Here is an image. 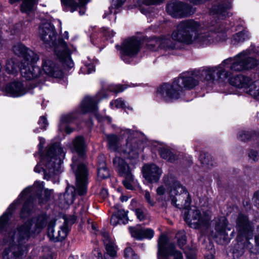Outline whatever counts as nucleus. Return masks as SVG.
<instances>
[{"label": "nucleus", "mask_w": 259, "mask_h": 259, "mask_svg": "<svg viewBox=\"0 0 259 259\" xmlns=\"http://www.w3.org/2000/svg\"><path fill=\"white\" fill-rule=\"evenodd\" d=\"M140 41L135 38H131L125 40L122 44L120 49V57L125 63H130L136 57L140 49Z\"/></svg>", "instance_id": "9b49d317"}, {"label": "nucleus", "mask_w": 259, "mask_h": 259, "mask_svg": "<svg viewBox=\"0 0 259 259\" xmlns=\"http://www.w3.org/2000/svg\"><path fill=\"white\" fill-rule=\"evenodd\" d=\"M144 197L147 202L151 206H154L155 204V201L153 199L151 198V195L148 191L144 192Z\"/></svg>", "instance_id": "c03bdc74"}, {"label": "nucleus", "mask_w": 259, "mask_h": 259, "mask_svg": "<svg viewBox=\"0 0 259 259\" xmlns=\"http://www.w3.org/2000/svg\"><path fill=\"white\" fill-rule=\"evenodd\" d=\"M164 183L170 186L169 195L171 204L178 208H186L191 203V198L188 192L180 183L171 178H164Z\"/></svg>", "instance_id": "39448f33"}, {"label": "nucleus", "mask_w": 259, "mask_h": 259, "mask_svg": "<svg viewBox=\"0 0 259 259\" xmlns=\"http://www.w3.org/2000/svg\"><path fill=\"white\" fill-rule=\"evenodd\" d=\"M108 148L113 151L120 153L124 157L126 158H136L138 156L139 149L134 146V148H131V144L128 142L126 144V149L119 148V138L115 135H107L106 136Z\"/></svg>", "instance_id": "6e6552de"}, {"label": "nucleus", "mask_w": 259, "mask_h": 259, "mask_svg": "<svg viewBox=\"0 0 259 259\" xmlns=\"http://www.w3.org/2000/svg\"><path fill=\"white\" fill-rule=\"evenodd\" d=\"M184 219L191 227L198 228L208 225L210 220V213L209 211H206L202 214L199 209L194 207L190 208L185 213Z\"/></svg>", "instance_id": "0eeeda50"}, {"label": "nucleus", "mask_w": 259, "mask_h": 259, "mask_svg": "<svg viewBox=\"0 0 259 259\" xmlns=\"http://www.w3.org/2000/svg\"><path fill=\"white\" fill-rule=\"evenodd\" d=\"M14 53L19 56L23 57L22 61L25 60H31V62H37L39 60L38 56L33 51L29 50L22 44H17L13 47Z\"/></svg>", "instance_id": "4be33fe9"}, {"label": "nucleus", "mask_w": 259, "mask_h": 259, "mask_svg": "<svg viewBox=\"0 0 259 259\" xmlns=\"http://www.w3.org/2000/svg\"><path fill=\"white\" fill-rule=\"evenodd\" d=\"M119 220H120L116 216V215L113 214L111 218L110 223L112 225L116 226L118 224Z\"/></svg>", "instance_id": "6e6d98bb"}, {"label": "nucleus", "mask_w": 259, "mask_h": 259, "mask_svg": "<svg viewBox=\"0 0 259 259\" xmlns=\"http://www.w3.org/2000/svg\"><path fill=\"white\" fill-rule=\"evenodd\" d=\"M42 68L44 72L49 76L56 78H61L63 76L62 70L49 59L42 60Z\"/></svg>", "instance_id": "b1692460"}, {"label": "nucleus", "mask_w": 259, "mask_h": 259, "mask_svg": "<svg viewBox=\"0 0 259 259\" xmlns=\"http://www.w3.org/2000/svg\"><path fill=\"white\" fill-rule=\"evenodd\" d=\"M160 156L170 162H174L177 159V157L169 149L161 148L159 150Z\"/></svg>", "instance_id": "c756f323"}, {"label": "nucleus", "mask_w": 259, "mask_h": 259, "mask_svg": "<svg viewBox=\"0 0 259 259\" xmlns=\"http://www.w3.org/2000/svg\"><path fill=\"white\" fill-rule=\"evenodd\" d=\"M228 222L225 217H220L215 219V237L220 239V243H225L228 241L229 238L227 231L231 229L228 227Z\"/></svg>", "instance_id": "a211bd4d"}, {"label": "nucleus", "mask_w": 259, "mask_h": 259, "mask_svg": "<svg viewBox=\"0 0 259 259\" xmlns=\"http://www.w3.org/2000/svg\"><path fill=\"white\" fill-rule=\"evenodd\" d=\"M113 214L116 215V216L120 220H121L122 219H126L127 218V212L125 211L123 209H119L115 211ZM126 221L127 222V219H126Z\"/></svg>", "instance_id": "37998d69"}, {"label": "nucleus", "mask_w": 259, "mask_h": 259, "mask_svg": "<svg viewBox=\"0 0 259 259\" xmlns=\"http://www.w3.org/2000/svg\"><path fill=\"white\" fill-rule=\"evenodd\" d=\"M249 38V34L245 31H241L233 35L231 41L234 45L242 42Z\"/></svg>", "instance_id": "7c9ffc66"}, {"label": "nucleus", "mask_w": 259, "mask_h": 259, "mask_svg": "<svg viewBox=\"0 0 259 259\" xmlns=\"http://www.w3.org/2000/svg\"><path fill=\"white\" fill-rule=\"evenodd\" d=\"M167 12L174 17H183L191 14L192 7L181 2H171L166 7Z\"/></svg>", "instance_id": "4468645a"}, {"label": "nucleus", "mask_w": 259, "mask_h": 259, "mask_svg": "<svg viewBox=\"0 0 259 259\" xmlns=\"http://www.w3.org/2000/svg\"><path fill=\"white\" fill-rule=\"evenodd\" d=\"M62 3L68 7L70 11L73 12L79 9V13L80 15L84 14L85 9V6L88 3L89 0H61Z\"/></svg>", "instance_id": "a878e982"}, {"label": "nucleus", "mask_w": 259, "mask_h": 259, "mask_svg": "<svg viewBox=\"0 0 259 259\" xmlns=\"http://www.w3.org/2000/svg\"><path fill=\"white\" fill-rule=\"evenodd\" d=\"M205 259H214V256L212 254L210 253L206 255L205 257Z\"/></svg>", "instance_id": "69168bd1"}, {"label": "nucleus", "mask_w": 259, "mask_h": 259, "mask_svg": "<svg viewBox=\"0 0 259 259\" xmlns=\"http://www.w3.org/2000/svg\"><path fill=\"white\" fill-rule=\"evenodd\" d=\"M52 192H53L52 190L45 189V196H46V199H48L50 195L52 193Z\"/></svg>", "instance_id": "e2e57ef3"}, {"label": "nucleus", "mask_w": 259, "mask_h": 259, "mask_svg": "<svg viewBox=\"0 0 259 259\" xmlns=\"http://www.w3.org/2000/svg\"><path fill=\"white\" fill-rule=\"evenodd\" d=\"M75 197V189L74 187H69L67 188L64 193V197L66 203L68 204L72 203Z\"/></svg>", "instance_id": "473e14b6"}, {"label": "nucleus", "mask_w": 259, "mask_h": 259, "mask_svg": "<svg viewBox=\"0 0 259 259\" xmlns=\"http://www.w3.org/2000/svg\"><path fill=\"white\" fill-rule=\"evenodd\" d=\"M44 189V183L35 182L33 185L25 189L19 196L18 199L11 204L6 211L0 217V232H6L7 238L6 242H9L10 247L3 253V259H22L23 254L27 251V247L23 245L28 239L38 235L47 226L48 218L41 214L28 221L24 225L18 227L17 231L10 232L8 222L15 205L19 203V199L28 195L36 194L38 196Z\"/></svg>", "instance_id": "f03ea898"}, {"label": "nucleus", "mask_w": 259, "mask_h": 259, "mask_svg": "<svg viewBox=\"0 0 259 259\" xmlns=\"http://www.w3.org/2000/svg\"><path fill=\"white\" fill-rule=\"evenodd\" d=\"M184 252L188 259L196 258V253L194 250H190L188 251L187 250H185Z\"/></svg>", "instance_id": "3c124183"}, {"label": "nucleus", "mask_w": 259, "mask_h": 259, "mask_svg": "<svg viewBox=\"0 0 259 259\" xmlns=\"http://www.w3.org/2000/svg\"><path fill=\"white\" fill-rule=\"evenodd\" d=\"M71 164L72 169L76 167L75 171L76 179V190L79 195L84 194L87 190L88 172L87 166L82 163H78L77 161L73 158Z\"/></svg>", "instance_id": "9d476101"}, {"label": "nucleus", "mask_w": 259, "mask_h": 259, "mask_svg": "<svg viewBox=\"0 0 259 259\" xmlns=\"http://www.w3.org/2000/svg\"><path fill=\"white\" fill-rule=\"evenodd\" d=\"M78 113H71L66 115H64L61 117V122L63 123H70L73 121V120L77 117Z\"/></svg>", "instance_id": "e433bc0d"}, {"label": "nucleus", "mask_w": 259, "mask_h": 259, "mask_svg": "<svg viewBox=\"0 0 259 259\" xmlns=\"http://www.w3.org/2000/svg\"><path fill=\"white\" fill-rule=\"evenodd\" d=\"M113 9V8L111 7H109V9H108V10L107 11L104 15H103V18H105L106 17H107L108 15H113L114 17L115 16V12H114V14H113V11H112V10Z\"/></svg>", "instance_id": "4d7b16f0"}, {"label": "nucleus", "mask_w": 259, "mask_h": 259, "mask_svg": "<svg viewBox=\"0 0 259 259\" xmlns=\"http://www.w3.org/2000/svg\"><path fill=\"white\" fill-rule=\"evenodd\" d=\"M102 236L107 253L111 256H115L117 247L115 244L114 240L111 238L109 233L107 232H102Z\"/></svg>", "instance_id": "bb28decb"}, {"label": "nucleus", "mask_w": 259, "mask_h": 259, "mask_svg": "<svg viewBox=\"0 0 259 259\" xmlns=\"http://www.w3.org/2000/svg\"><path fill=\"white\" fill-rule=\"evenodd\" d=\"M30 208L27 202H26L21 210L20 217L22 218H24L28 216L30 213Z\"/></svg>", "instance_id": "a19ab883"}, {"label": "nucleus", "mask_w": 259, "mask_h": 259, "mask_svg": "<svg viewBox=\"0 0 259 259\" xmlns=\"http://www.w3.org/2000/svg\"><path fill=\"white\" fill-rule=\"evenodd\" d=\"M125 0H116V7H121L123 4L124 3Z\"/></svg>", "instance_id": "0e129e2a"}, {"label": "nucleus", "mask_w": 259, "mask_h": 259, "mask_svg": "<svg viewBox=\"0 0 259 259\" xmlns=\"http://www.w3.org/2000/svg\"><path fill=\"white\" fill-rule=\"evenodd\" d=\"M250 138V134L248 132H243L239 135V138L242 141H247Z\"/></svg>", "instance_id": "603ef678"}, {"label": "nucleus", "mask_w": 259, "mask_h": 259, "mask_svg": "<svg viewBox=\"0 0 259 259\" xmlns=\"http://www.w3.org/2000/svg\"><path fill=\"white\" fill-rule=\"evenodd\" d=\"M126 88V87L120 84H111L108 87V90L110 92L115 93L123 92Z\"/></svg>", "instance_id": "ea45409f"}, {"label": "nucleus", "mask_w": 259, "mask_h": 259, "mask_svg": "<svg viewBox=\"0 0 259 259\" xmlns=\"http://www.w3.org/2000/svg\"><path fill=\"white\" fill-rule=\"evenodd\" d=\"M104 91H100L96 97H86L80 104V112L84 113L86 112H93L99 120H102L97 113V102L103 98H105L108 95L104 93Z\"/></svg>", "instance_id": "ddd939ff"}, {"label": "nucleus", "mask_w": 259, "mask_h": 259, "mask_svg": "<svg viewBox=\"0 0 259 259\" xmlns=\"http://www.w3.org/2000/svg\"><path fill=\"white\" fill-rule=\"evenodd\" d=\"M55 52L65 67L72 68L74 66L66 42L62 39H59L55 46Z\"/></svg>", "instance_id": "2eb2a0df"}, {"label": "nucleus", "mask_w": 259, "mask_h": 259, "mask_svg": "<svg viewBox=\"0 0 259 259\" xmlns=\"http://www.w3.org/2000/svg\"><path fill=\"white\" fill-rule=\"evenodd\" d=\"M249 158L251 159L254 161H257L258 159V155L256 151L251 150L248 153Z\"/></svg>", "instance_id": "8fccbe9b"}, {"label": "nucleus", "mask_w": 259, "mask_h": 259, "mask_svg": "<svg viewBox=\"0 0 259 259\" xmlns=\"http://www.w3.org/2000/svg\"><path fill=\"white\" fill-rule=\"evenodd\" d=\"M110 106L112 108H125L130 109L128 106H126L123 100L119 98L110 102Z\"/></svg>", "instance_id": "c9c22d12"}, {"label": "nucleus", "mask_w": 259, "mask_h": 259, "mask_svg": "<svg viewBox=\"0 0 259 259\" xmlns=\"http://www.w3.org/2000/svg\"><path fill=\"white\" fill-rule=\"evenodd\" d=\"M134 131L129 129L121 130L120 135L127 137L128 139H130L134 135Z\"/></svg>", "instance_id": "a18cd8bd"}, {"label": "nucleus", "mask_w": 259, "mask_h": 259, "mask_svg": "<svg viewBox=\"0 0 259 259\" xmlns=\"http://www.w3.org/2000/svg\"><path fill=\"white\" fill-rule=\"evenodd\" d=\"M54 224H50L48 226V237L50 239L54 242L60 241L65 239L68 232V229L66 224L60 228L57 233L54 231Z\"/></svg>", "instance_id": "393cba45"}, {"label": "nucleus", "mask_w": 259, "mask_h": 259, "mask_svg": "<svg viewBox=\"0 0 259 259\" xmlns=\"http://www.w3.org/2000/svg\"><path fill=\"white\" fill-rule=\"evenodd\" d=\"M38 123L40 127L43 130H46V127L48 124L47 118L44 116H42L40 117Z\"/></svg>", "instance_id": "49530a36"}, {"label": "nucleus", "mask_w": 259, "mask_h": 259, "mask_svg": "<svg viewBox=\"0 0 259 259\" xmlns=\"http://www.w3.org/2000/svg\"><path fill=\"white\" fill-rule=\"evenodd\" d=\"M5 91L8 96L12 97L22 96L28 91L26 86L20 80H14L8 83Z\"/></svg>", "instance_id": "6ab92c4d"}, {"label": "nucleus", "mask_w": 259, "mask_h": 259, "mask_svg": "<svg viewBox=\"0 0 259 259\" xmlns=\"http://www.w3.org/2000/svg\"><path fill=\"white\" fill-rule=\"evenodd\" d=\"M232 0H216L210 9V13L212 15L216 14L219 18L223 19L230 17V13L228 10L232 8Z\"/></svg>", "instance_id": "f3484780"}, {"label": "nucleus", "mask_w": 259, "mask_h": 259, "mask_svg": "<svg viewBox=\"0 0 259 259\" xmlns=\"http://www.w3.org/2000/svg\"><path fill=\"white\" fill-rule=\"evenodd\" d=\"M128 229L132 236L137 240L151 239L154 234V232L152 229L144 228L141 226L130 227Z\"/></svg>", "instance_id": "5701e85b"}, {"label": "nucleus", "mask_w": 259, "mask_h": 259, "mask_svg": "<svg viewBox=\"0 0 259 259\" xmlns=\"http://www.w3.org/2000/svg\"><path fill=\"white\" fill-rule=\"evenodd\" d=\"M199 159L201 163L203 165H208L209 167V165H212L211 160H210V157L208 155L201 154L200 155Z\"/></svg>", "instance_id": "58836bf2"}, {"label": "nucleus", "mask_w": 259, "mask_h": 259, "mask_svg": "<svg viewBox=\"0 0 259 259\" xmlns=\"http://www.w3.org/2000/svg\"><path fill=\"white\" fill-rule=\"evenodd\" d=\"M5 70L8 73L14 74L17 72L18 65L14 62L13 60H8L5 66Z\"/></svg>", "instance_id": "72a5a7b5"}, {"label": "nucleus", "mask_w": 259, "mask_h": 259, "mask_svg": "<svg viewBox=\"0 0 259 259\" xmlns=\"http://www.w3.org/2000/svg\"><path fill=\"white\" fill-rule=\"evenodd\" d=\"M135 213L139 220L142 221L145 219V214L142 209L140 208L136 209L135 210Z\"/></svg>", "instance_id": "de8ad7c7"}, {"label": "nucleus", "mask_w": 259, "mask_h": 259, "mask_svg": "<svg viewBox=\"0 0 259 259\" xmlns=\"http://www.w3.org/2000/svg\"><path fill=\"white\" fill-rule=\"evenodd\" d=\"M73 146L78 155L83 156L86 146L83 138L81 136L76 137L73 141Z\"/></svg>", "instance_id": "cd10ccee"}, {"label": "nucleus", "mask_w": 259, "mask_h": 259, "mask_svg": "<svg viewBox=\"0 0 259 259\" xmlns=\"http://www.w3.org/2000/svg\"><path fill=\"white\" fill-rule=\"evenodd\" d=\"M165 191V188L163 186H160L156 189L157 194L158 195H162L164 194Z\"/></svg>", "instance_id": "13d9d810"}, {"label": "nucleus", "mask_w": 259, "mask_h": 259, "mask_svg": "<svg viewBox=\"0 0 259 259\" xmlns=\"http://www.w3.org/2000/svg\"><path fill=\"white\" fill-rule=\"evenodd\" d=\"M178 245L181 248L183 249V246L186 244L187 240L185 232L183 230L179 231L177 235Z\"/></svg>", "instance_id": "f704fd0d"}, {"label": "nucleus", "mask_w": 259, "mask_h": 259, "mask_svg": "<svg viewBox=\"0 0 259 259\" xmlns=\"http://www.w3.org/2000/svg\"><path fill=\"white\" fill-rule=\"evenodd\" d=\"M100 196L103 198H105L108 196V191L105 189H102L100 192Z\"/></svg>", "instance_id": "052dcab7"}, {"label": "nucleus", "mask_w": 259, "mask_h": 259, "mask_svg": "<svg viewBox=\"0 0 259 259\" xmlns=\"http://www.w3.org/2000/svg\"><path fill=\"white\" fill-rule=\"evenodd\" d=\"M102 31L103 35L107 37H112L115 34V32H114L112 30H110L108 29H106L105 28H103L102 29Z\"/></svg>", "instance_id": "09e8293b"}, {"label": "nucleus", "mask_w": 259, "mask_h": 259, "mask_svg": "<svg viewBox=\"0 0 259 259\" xmlns=\"http://www.w3.org/2000/svg\"><path fill=\"white\" fill-rule=\"evenodd\" d=\"M28 59L21 61L20 67L21 75L27 80L35 79L41 75L40 69L39 67L35 65L36 62L32 63L31 60Z\"/></svg>", "instance_id": "dca6fc26"}, {"label": "nucleus", "mask_w": 259, "mask_h": 259, "mask_svg": "<svg viewBox=\"0 0 259 259\" xmlns=\"http://www.w3.org/2000/svg\"><path fill=\"white\" fill-rule=\"evenodd\" d=\"M250 51L246 50L224 60L218 66L205 67L202 69L181 74L171 84L164 83L159 87L156 97L166 102L179 99L183 89H193L200 81H213L216 78L224 80L230 77L233 72H239L251 69L258 65V61L249 56Z\"/></svg>", "instance_id": "f257e3e1"}, {"label": "nucleus", "mask_w": 259, "mask_h": 259, "mask_svg": "<svg viewBox=\"0 0 259 259\" xmlns=\"http://www.w3.org/2000/svg\"><path fill=\"white\" fill-rule=\"evenodd\" d=\"M200 24L193 20L183 21L179 23L171 33V40L168 36L155 38L149 44L150 49L154 47L168 50L178 49L179 43L186 45L195 44L199 47H206L218 41L226 39L227 28L222 22H211L207 26L208 31L198 33Z\"/></svg>", "instance_id": "7ed1b4c3"}, {"label": "nucleus", "mask_w": 259, "mask_h": 259, "mask_svg": "<svg viewBox=\"0 0 259 259\" xmlns=\"http://www.w3.org/2000/svg\"><path fill=\"white\" fill-rule=\"evenodd\" d=\"M162 174V169L155 164H146L143 167V177L150 183L157 182Z\"/></svg>", "instance_id": "412c9836"}, {"label": "nucleus", "mask_w": 259, "mask_h": 259, "mask_svg": "<svg viewBox=\"0 0 259 259\" xmlns=\"http://www.w3.org/2000/svg\"><path fill=\"white\" fill-rule=\"evenodd\" d=\"M162 0H145L144 3L148 5L160 4Z\"/></svg>", "instance_id": "5fc2aeb1"}, {"label": "nucleus", "mask_w": 259, "mask_h": 259, "mask_svg": "<svg viewBox=\"0 0 259 259\" xmlns=\"http://www.w3.org/2000/svg\"><path fill=\"white\" fill-rule=\"evenodd\" d=\"M101 162L99 163V167L98 169V177L99 178L103 179H106L109 176V171L107 169L104 161V157Z\"/></svg>", "instance_id": "2f4dec72"}, {"label": "nucleus", "mask_w": 259, "mask_h": 259, "mask_svg": "<svg viewBox=\"0 0 259 259\" xmlns=\"http://www.w3.org/2000/svg\"><path fill=\"white\" fill-rule=\"evenodd\" d=\"M39 144L38 145V150H39V152L40 153L42 150L43 145L45 143V139L43 138L39 137Z\"/></svg>", "instance_id": "bf43d9fd"}, {"label": "nucleus", "mask_w": 259, "mask_h": 259, "mask_svg": "<svg viewBox=\"0 0 259 259\" xmlns=\"http://www.w3.org/2000/svg\"><path fill=\"white\" fill-rule=\"evenodd\" d=\"M128 199V197H127L126 196H123V195L121 196L120 198V199L122 202L126 201H127Z\"/></svg>", "instance_id": "338daca9"}, {"label": "nucleus", "mask_w": 259, "mask_h": 259, "mask_svg": "<svg viewBox=\"0 0 259 259\" xmlns=\"http://www.w3.org/2000/svg\"><path fill=\"white\" fill-rule=\"evenodd\" d=\"M39 35L40 39L46 44L54 45L56 40L55 28L49 23H46L39 26Z\"/></svg>", "instance_id": "aec40b11"}, {"label": "nucleus", "mask_w": 259, "mask_h": 259, "mask_svg": "<svg viewBox=\"0 0 259 259\" xmlns=\"http://www.w3.org/2000/svg\"><path fill=\"white\" fill-rule=\"evenodd\" d=\"M65 132L67 134H70L71 133L72 131H73V130L70 128V127H69L68 126H66L65 127Z\"/></svg>", "instance_id": "774afa93"}, {"label": "nucleus", "mask_w": 259, "mask_h": 259, "mask_svg": "<svg viewBox=\"0 0 259 259\" xmlns=\"http://www.w3.org/2000/svg\"><path fill=\"white\" fill-rule=\"evenodd\" d=\"M229 81L231 85L243 89L245 92L259 100V80L253 81L248 77L239 75L229 78Z\"/></svg>", "instance_id": "423d86ee"}, {"label": "nucleus", "mask_w": 259, "mask_h": 259, "mask_svg": "<svg viewBox=\"0 0 259 259\" xmlns=\"http://www.w3.org/2000/svg\"><path fill=\"white\" fill-rule=\"evenodd\" d=\"M124 257L126 259H137V257L134 254L132 248L127 247L124 249Z\"/></svg>", "instance_id": "79ce46f5"}, {"label": "nucleus", "mask_w": 259, "mask_h": 259, "mask_svg": "<svg viewBox=\"0 0 259 259\" xmlns=\"http://www.w3.org/2000/svg\"><path fill=\"white\" fill-rule=\"evenodd\" d=\"M252 200L254 205L259 208V191H257L254 193L252 198Z\"/></svg>", "instance_id": "864d4df0"}, {"label": "nucleus", "mask_w": 259, "mask_h": 259, "mask_svg": "<svg viewBox=\"0 0 259 259\" xmlns=\"http://www.w3.org/2000/svg\"><path fill=\"white\" fill-rule=\"evenodd\" d=\"M113 162L118 174L125 178L122 181L124 186L127 189L133 190L134 185L136 184L137 181L135 180L131 168L124 159L116 156L113 159Z\"/></svg>", "instance_id": "1a4fd4ad"}, {"label": "nucleus", "mask_w": 259, "mask_h": 259, "mask_svg": "<svg viewBox=\"0 0 259 259\" xmlns=\"http://www.w3.org/2000/svg\"><path fill=\"white\" fill-rule=\"evenodd\" d=\"M95 255L97 254V259H103L101 252L98 248L95 249L94 250Z\"/></svg>", "instance_id": "680f3d73"}, {"label": "nucleus", "mask_w": 259, "mask_h": 259, "mask_svg": "<svg viewBox=\"0 0 259 259\" xmlns=\"http://www.w3.org/2000/svg\"><path fill=\"white\" fill-rule=\"evenodd\" d=\"M95 71L94 66L92 64H85L80 69L79 73L82 74H90Z\"/></svg>", "instance_id": "4c0bfd02"}, {"label": "nucleus", "mask_w": 259, "mask_h": 259, "mask_svg": "<svg viewBox=\"0 0 259 259\" xmlns=\"http://www.w3.org/2000/svg\"><path fill=\"white\" fill-rule=\"evenodd\" d=\"M20 0H9L10 4H13ZM35 0H23L21 6V11L23 13H28L33 10L35 5Z\"/></svg>", "instance_id": "c85d7f7f"}, {"label": "nucleus", "mask_w": 259, "mask_h": 259, "mask_svg": "<svg viewBox=\"0 0 259 259\" xmlns=\"http://www.w3.org/2000/svg\"><path fill=\"white\" fill-rule=\"evenodd\" d=\"M64 156L65 153L60 143H51L46 148L45 152L40 154V161L34 167V171L39 173L41 169L44 178L50 180L60 172Z\"/></svg>", "instance_id": "20e7f679"}, {"label": "nucleus", "mask_w": 259, "mask_h": 259, "mask_svg": "<svg viewBox=\"0 0 259 259\" xmlns=\"http://www.w3.org/2000/svg\"><path fill=\"white\" fill-rule=\"evenodd\" d=\"M158 258L159 256L166 257L173 255L174 259H182V253L175 249L172 243H168V238L164 234H161L158 240Z\"/></svg>", "instance_id": "f8f14e48"}]
</instances>
